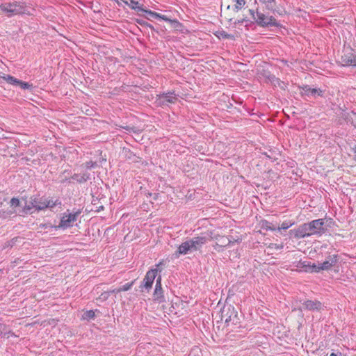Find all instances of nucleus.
I'll return each instance as SVG.
<instances>
[{
	"mask_svg": "<svg viewBox=\"0 0 356 356\" xmlns=\"http://www.w3.org/2000/svg\"><path fill=\"white\" fill-rule=\"evenodd\" d=\"M338 260V254H330L327 257L325 261L321 263V268H323V270H328L336 265Z\"/></svg>",
	"mask_w": 356,
	"mask_h": 356,
	"instance_id": "obj_14",
	"label": "nucleus"
},
{
	"mask_svg": "<svg viewBox=\"0 0 356 356\" xmlns=\"http://www.w3.org/2000/svg\"><path fill=\"white\" fill-rule=\"evenodd\" d=\"M259 226H260L261 229H262L264 230H266V231H268V230H270V231L277 230V226L273 225L272 222H269L267 220H260Z\"/></svg>",
	"mask_w": 356,
	"mask_h": 356,
	"instance_id": "obj_20",
	"label": "nucleus"
},
{
	"mask_svg": "<svg viewBox=\"0 0 356 356\" xmlns=\"http://www.w3.org/2000/svg\"><path fill=\"white\" fill-rule=\"evenodd\" d=\"M139 12L145 13L148 14L151 17L156 18L157 17H159V13H156V12L152 11V10H150L145 9L143 7V10H139Z\"/></svg>",
	"mask_w": 356,
	"mask_h": 356,
	"instance_id": "obj_30",
	"label": "nucleus"
},
{
	"mask_svg": "<svg viewBox=\"0 0 356 356\" xmlns=\"http://www.w3.org/2000/svg\"><path fill=\"white\" fill-rule=\"evenodd\" d=\"M3 81H6L7 83L13 86H19L24 90H31L33 88L32 84L22 81L9 74H4L3 76L0 75V84L3 83Z\"/></svg>",
	"mask_w": 356,
	"mask_h": 356,
	"instance_id": "obj_6",
	"label": "nucleus"
},
{
	"mask_svg": "<svg viewBox=\"0 0 356 356\" xmlns=\"http://www.w3.org/2000/svg\"><path fill=\"white\" fill-rule=\"evenodd\" d=\"M40 227L42 229L52 228L53 226L50 223L40 224Z\"/></svg>",
	"mask_w": 356,
	"mask_h": 356,
	"instance_id": "obj_35",
	"label": "nucleus"
},
{
	"mask_svg": "<svg viewBox=\"0 0 356 356\" xmlns=\"http://www.w3.org/2000/svg\"><path fill=\"white\" fill-rule=\"evenodd\" d=\"M32 204L30 203V204H26L24 206V211H25L26 213H27L28 211H29L31 209H32Z\"/></svg>",
	"mask_w": 356,
	"mask_h": 356,
	"instance_id": "obj_38",
	"label": "nucleus"
},
{
	"mask_svg": "<svg viewBox=\"0 0 356 356\" xmlns=\"http://www.w3.org/2000/svg\"><path fill=\"white\" fill-rule=\"evenodd\" d=\"M193 250L191 248V244L188 241V240L186 241L185 242L182 243L177 248V252H175V254L177 257H179L180 254H188L191 252H193Z\"/></svg>",
	"mask_w": 356,
	"mask_h": 356,
	"instance_id": "obj_16",
	"label": "nucleus"
},
{
	"mask_svg": "<svg viewBox=\"0 0 356 356\" xmlns=\"http://www.w3.org/2000/svg\"><path fill=\"white\" fill-rule=\"evenodd\" d=\"M55 205H56V203L54 202L53 200H47L45 199V200L43 201V203H41L40 205H38V209H44L48 207L52 208Z\"/></svg>",
	"mask_w": 356,
	"mask_h": 356,
	"instance_id": "obj_21",
	"label": "nucleus"
},
{
	"mask_svg": "<svg viewBox=\"0 0 356 356\" xmlns=\"http://www.w3.org/2000/svg\"><path fill=\"white\" fill-rule=\"evenodd\" d=\"M225 320L229 332L227 337L230 340H236L244 337L247 334L246 330L234 331L235 328H240V317L234 307L227 305L221 309V320Z\"/></svg>",
	"mask_w": 356,
	"mask_h": 356,
	"instance_id": "obj_1",
	"label": "nucleus"
},
{
	"mask_svg": "<svg viewBox=\"0 0 356 356\" xmlns=\"http://www.w3.org/2000/svg\"><path fill=\"white\" fill-rule=\"evenodd\" d=\"M297 268L303 269L304 271L306 272V269H309L310 262L309 261H298L296 265Z\"/></svg>",
	"mask_w": 356,
	"mask_h": 356,
	"instance_id": "obj_26",
	"label": "nucleus"
},
{
	"mask_svg": "<svg viewBox=\"0 0 356 356\" xmlns=\"http://www.w3.org/2000/svg\"><path fill=\"white\" fill-rule=\"evenodd\" d=\"M138 24H140V25H143V24H145L147 26L149 27L150 29H153V26L152 25L149 24H147V22H144V21H142V20H138L137 21Z\"/></svg>",
	"mask_w": 356,
	"mask_h": 356,
	"instance_id": "obj_37",
	"label": "nucleus"
},
{
	"mask_svg": "<svg viewBox=\"0 0 356 356\" xmlns=\"http://www.w3.org/2000/svg\"><path fill=\"white\" fill-rule=\"evenodd\" d=\"M95 316V313L93 310H87L86 312H85L83 314V319L84 320H87V321H89V320H91V319H93Z\"/></svg>",
	"mask_w": 356,
	"mask_h": 356,
	"instance_id": "obj_25",
	"label": "nucleus"
},
{
	"mask_svg": "<svg viewBox=\"0 0 356 356\" xmlns=\"http://www.w3.org/2000/svg\"><path fill=\"white\" fill-rule=\"evenodd\" d=\"M294 225L293 221H284L280 227H277V230L281 229H287L288 228L291 227L292 225Z\"/></svg>",
	"mask_w": 356,
	"mask_h": 356,
	"instance_id": "obj_27",
	"label": "nucleus"
},
{
	"mask_svg": "<svg viewBox=\"0 0 356 356\" xmlns=\"http://www.w3.org/2000/svg\"><path fill=\"white\" fill-rule=\"evenodd\" d=\"M83 165L85 166V168L86 169H92V168H95V167H97V164L96 162L90 161L85 163L81 166H83Z\"/></svg>",
	"mask_w": 356,
	"mask_h": 356,
	"instance_id": "obj_32",
	"label": "nucleus"
},
{
	"mask_svg": "<svg viewBox=\"0 0 356 356\" xmlns=\"http://www.w3.org/2000/svg\"><path fill=\"white\" fill-rule=\"evenodd\" d=\"M321 270H323V268H321V263L318 265L313 264H310L309 269H306V272H311V273H319Z\"/></svg>",
	"mask_w": 356,
	"mask_h": 356,
	"instance_id": "obj_24",
	"label": "nucleus"
},
{
	"mask_svg": "<svg viewBox=\"0 0 356 356\" xmlns=\"http://www.w3.org/2000/svg\"><path fill=\"white\" fill-rule=\"evenodd\" d=\"M154 300H157L160 302L164 300L161 276H159L156 281V286L154 291Z\"/></svg>",
	"mask_w": 356,
	"mask_h": 356,
	"instance_id": "obj_15",
	"label": "nucleus"
},
{
	"mask_svg": "<svg viewBox=\"0 0 356 356\" xmlns=\"http://www.w3.org/2000/svg\"><path fill=\"white\" fill-rule=\"evenodd\" d=\"M307 309L309 311H318V312L323 309V305L318 300H305L302 303V306L300 309Z\"/></svg>",
	"mask_w": 356,
	"mask_h": 356,
	"instance_id": "obj_12",
	"label": "nucleus"
},
{
	"mask_svg": "<svg viewBox=\"0 0 356 356\" xmlns=\"http://www.w3.org/2000/svg\"><path fill=\"white\" fill-rule=\"evenodd\" d=\"M0 9L6 13L7 17H10L26 13V6L25 2L14 1L0 4Z\"/></svg>",
	"mask_w": 356,
	"mask_h": 356,
	"instance_id": "obj_3",
	"label": "nucleus"
},
{
	"mask_svg": "<svg viewBox=\"0 0 356 356\" xmlns=\"http://www.w3.org/2000/svg\"><path fill=\"white\" fill-rule=\"evenodd\" d=\"M341 63L344 66H356V55L352 49L346 50L341 56Z\"/></svg>",
	"mask_w": 356,
	"mask_h": 356,
	"instance_id": "obj_10",
	"label": "nucleus"
},
{
	"mask_svg": "<svg viewBox=\"0 0 356 356\" xmlns=\"http://www.w3.org/2000/svg\"><path fill=\"white\" fill-rule=\"evenodd\" d=\"M250 14L254 18V11L253 10H249Z\"/></svg>",
	"mask_w": 356,
	"mask_h": 356,
	"instance_id": "obj_41",
	"label": "nucleus"
},
{
	"mask_svg": "<svg viewBox=\"0 0 356 356\" xmlns=\"http://www.w3.org/2000/svg\"><path fill=\"white\" fill-rule=\"evenodd\" d=\"M72 179L76 180L79 184H83L90 180L91 179V175L88 172L85 171L81 174L74 173L72 176Z\"/></svg>",
	"mask_w": 356,
	"mask_h": 356,
	"instance_id": "obj_17",
	"label": "nucleus"
},
{
	"mask_svg": "<svg viewBox=\"0 0 356 356\" xmlns=\"http://www.w3.org/2000/svg\"><path fill=\"white\" fill-rule=\"evenodd\" d=\"M125 129L129 131L130 129H132V128H130L129 127H124Z\"/></svg>",
	"mask_w": 356,
	"mask_h": 356,
	"instance_id": "obj_43",
	"label": "nucleus"
},
{
	"mask_svg": "<svg viewBox=\"0 0 356 356\" xmlns=\"http://www.w3.org/2000/svg\"><path fill=\"white\" fill-rule=\"evenodd\" d=\"M177 100V96L172 92L161 94L158 98L159 104L162 105H166L168 103L174 104Z\"/></svg>",
	"mask_w": 356,
	"mask_h": 356,
	"instance_id": "obj_13",
	"label": "nucleus"
},
{
	"mask_svg": "<svg viewBox=\"0 0 356 356\" xmlns=\"http://www.w3.org/2000/svg\"><path fill=\"white\" fill-rule=\"evenodd\" d=\"M325 220L323 218L314 220L307 223H304L297 228L291 229L289 233L296 238H302L313 234H321L325 232L323 225Z\"/></svg>",
	"mask_w": 356,
	"mask_h": 356,
	"instance_id": "obj_2",
	"label": "nucleus"
},
{
	"mask_svg": "<svg viewBox=\"0 0 356 356\" xmlns=\"http://www.w3.org/2000/svg\"><path fill=\"white\" fill-rule=\"evenodd\" d=\"M134 284V281L131 282L126 283L123 286H122L119 289L118 291H127L131 289V286Z\"/></svg>",
	"mask_w": 356,
	"mask_h": 356,
	"instance_id": "obj_31",
	"label": "nucleus"
},
{
	"mask_svg": "<svg viewBox=\"0 0 356 356\" xmlns=\"http://www.w3.org/2000/svg\"><path fill=\"white\" fill-rule=\"evenodd\" d=\"M330 356H337L335 353H331Z\"/></svg>",
	"mask_w": 356,
	"mask_h": 356,
	"instance_id": "obj_44",
	"label": "nucleus"
},
{
	"mask_svg": "<svg viewBox=\"0 0 356 356\" xmlns=\"http://www.w3.org/2000/svg\"><path fill=\"white\" fill-rule=\"evenodd\" d=\"M232 1L235 3L234 7V10L236 12H238V10H241L246 3L245 0H232Z\"/></svg>",
	"mask_w": 356,
	"mask_h": 356,
	"instance_id": "obj_22",
	"label": "nucleus"
},
{
	"mask_svg": "<svg viewBox=\"0 0 356 356\" xmlns=\"http://www.w3.org/2000/svg\"><path fill=\"white\" fill-rule=\"evenodd\" d=\"M128 6L131 9L134 10L137 12L143 10V6L139 5V3L135 0H120Z\"/></svg>",
	"mask_w": 356,
	"mask_h": 356,
	"instance_id": "obj_19",
	"label": "nucleus"
},
{
	"mask_svg": "<svg viewBox=\"0 0 356 356\" xmlns=\"http://www.w3.org/2000/svg\"><path fill=\"white\" fill-rule=\"evenodd\" d=\"M257 19H256V22L258 25L262 27L266 26H277L278 23L277 22L275 18L273 16H266L264 14L257 11Z\"/></svg>",
	"mask_w": 356,
	"mask_h": 356,
	"instance_id": "obj_7",
	"label": "nucleus"
},
{
	"mask_svg": "<svg viewBox=\"0 0 356 356\" xmlns=\"http://www.w3.org/2000/svg\"><path fill=\"white\" fill-rule=\"evenodd\" d=\"M45 200V199H43V198H37V197H34V198H32L31 197V204H32V207H34L36 210H40L38 209V205H40L41 203H43V201Z\"/></svg>",
	"mask_w": 356,
	"mask_h": 356,
	"instance_id": "obj_23",
	"label": "nucleus"
},
{
	"mask_svg": "<svg viewBox=\"0 0 356 356\" xmlns=\"http://www.w3.org/2000/svg\"><path fill=\"white\" fill-rule=\"evenodd\" d=\"M157 269H151L147 272L143 281L140 286L141 292H149L152 288V284L157 275Z\"/></svg>",
	"mask_w": 356,
	"mask_h": 356,
	"instance_id": "obj_5",
	"label": "nucleus"
},
{
	"mask_svg": "<svg viewBox=\"0 0 356 356\" xmlns=\"http://www.w3.org/2000/svg\"><path fill=\"white\" fill-rule=\"evenodd\" d=\"M67 180H68V179H67V178H65V179H62V180L60 181V182H61V183H64V182L67 181Z\"/></svg>",
	"mask_w": 356,
	"mask_h": 356,
	"instance_id": "obj_42",
	"label": "nucleus"
},
{
	"mask_svg": "<svg viewBox=\"0 0 356 356\" xmlns=\"http://www.w3.org/2000/svg\"><path fill=\"white\" fill-rule=\"evenodd\" d=\"M268 79L270 80V81L274 84V86H277L278 85L279 86L281 87V83L284 84V82L281 81L279 79L276 78L275 76L273 75H270L269 77H268ZM282 88H283L282 86Z\"/></svg>",
	"mask_w": 356,
	"mask_h": 356,
	"instance_id": "obj_29",
	"label": "nucleus"
},
{
	"mask_svg": "<svg viewBox=\"0 0 356 356\" xmlns=\"http://www.w3.org/2000/svg\"><path fill=\"white\" fill-rule=\"evenodd\" d=\"M156 18L161 19H163V20H164L165 22H170V19L167 16L162 15L161 14H159V17H157Z\"/></svg>",
	"mask_w": 356,
	"mask_h": 356,
	"instance_id": "obj_36",
	"label": "nucleus"
},
{
	"mask_svg": "<svg viewBox=\"0 0 356 356\" xmlns=\"http://www.w3.org/2000/svg\"><path fill=\"white\" fill-rule=\"evenodd\" d=\"M10 207L14 209H17V207H20L19 200L16 197H13L10 201Z\"/></svg>",
	"mask_w": 356,
	"mask_h": 356,
	"instance_id": "obj_28",
	"label": "nucleus"
},
{
	"mask_svg": "<svg viewBox=\"0 0 356 356\" xmlns=\"http://www.w3.org/2000/svg\"><path fill=\"white\" fill-rule=\"evenodd\" d=\"M191 248L193 252L200 250L202 247L208 241V238L205 236H198L188 240Z\"/></svg>",
	"mask_w": 356,
	"mask_h": 356,
	"instance_id": "obj_11",
	"label": "nucleus"
},
{
	"mask_svg": "<svg viewBox=\"0 0 356 356\" xmlns=\"http://www.w3.org/2000/svg\"><path fill=\"white\" fill-rule=\"evenodd\" d=\"M300 95L302 96H307V97H322L323 95L324 91H323L320 88H312L309 85H304L300 87Z\"/></svg>",
	"mask_w": 356,
	"mask_h": 356,
	"instance_id": "obj_9",
	"label": "nucleus"
},
{
	"mask_svg": "<svg viewBox=\"0 0 356 356\" xmlns=\"http://www.w3.org/2000/svg\"><path fill=\"white\" fill-rule=\"evenodd\" d=\"M352 150L353 152H354L355 154V160H356V145H355L353 147H352Z\"/></svg>",
	"mask_w": 356,
	"mask_h": 356,
	"instance_id": "obj_40",
	"label": "nucleus"
},
{
	"mask_svg": "<svg viewBox=\"0 0 356 356\" xmlns=\"http://www.w3.org/2000/svg\"><path fill=\"white\" fill-rule=\"evenodd\" d=\"M6 325L5 324L0 323V337H6Z\"/></svg>",
	"mask_w": 356,
	"mask_h": 356,
	"instance_id": "obj_33",
	"label": "nucleus"
},
{
	"mask_svg": "<svg viewBox=\"0 0 356 356\" xmlns=\"http://www.w3.org/2000/svg\"><path fill=\"white\" fill-rule=\"evenodd\" d=\"M6 332H7V334L5 337L6 338H9L10 336L11 337H17L13 332H11L10 330H6Z\"/></svg>",
	"mask_w": 356,
	"mask_h": 356,
	"instance_id": "obj_39",
	"label": "nucleus"
},
{
	"mask_svg": "<svg viewBox=\"0 0 356 356\" xmlns=\"http://www.w3.org/2000/svg\"><path fill=\"white\" fill-rule=\"evenodd\" d=\"M216 242L213 245V248L218 252L224 250V248L227 247L231 243L236 242L237 241H232L229 236H218L216 237Z\"/></svg>",
	"mask_w": 356,
	"mask_h": 356,
	"instance_id": "obj_8",
	"label": "nucleus"
},
{
	"mask_svg": "<svg viewBox=\"0 0 356 356\" xmlns=\"http://www.w3.org/2000/svg\"><path fill=\"white\" fill-rule=\"evenodd\" d=\"M80 213V211H77L74 213H68L67 210V212L63 213L58 226L55 227L66 229L67 227H72L73 223L77 220V218Z\"/></svg>",
	"mask_w": 356,
	"mask_h": 356,
	"instance_id": "obj_4",
	"label": "nucleus"
},
{
	"mask_svg": "<svg viewBox=\"0 0 356 356\" xmlns=\"http://www.w3.org/2000/svg\"><path fill=\"white\" fill-rule=\"evenodd\" d=\"M229 35H227H227H225V37H226V38H229Z\"/></svg>",
	"mask_w": 356,
	"mask_h": 356,
	"instance_id": "obj_45",
	"label": "nucleus"
},
{
	"mask_svg": "<svg viewBox=\"0 0 356 356\" xmlns=\"http://www.w3.org/2000/svg\"><path fill=\"white\" fill-rule=\"evenodd\" d=\"M17 214L21 215L20 212H18L17 209H14L10 207V208L5 211H0V218L6 219L15 216Z\"/></svg>",
	"mask_w": 356,
	"mask_h": 356,
	"instance_id": "obj_18",
	"label": "nucleus"
},
{
	"mask_svg": "<svg viewBox=\"0 0 356 356\" xmlns=\"http://www.w3.org/2000/svg\"><path fill=\"white\" fill-rule=\"evenodd\" d=\"M262 3L266 4V7L268 9H273V3L274 2V0H260Z\"/></svg>",
	"mask_w": 356,
	"mask_h": 356,
	"instance_id": "obj_34",
	"label": "nucleus"
}]
</instances>
